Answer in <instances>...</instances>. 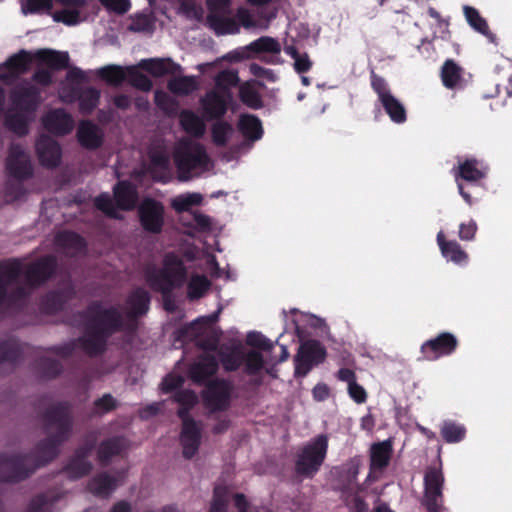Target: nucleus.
<instances>
[{
  "label": "nucleus",
  "mask_w": 512,
  "mask_h": 512,
  "mask_svg": "<svg viewBox=\"0 0 512 512\" xmlns=\"http://www.w3.org/2000/svg\"><path fill=\"white\" fill-rule=\"evenodd\" d=\"M239 99L245 106L251 109L257 110L263 107L260 93L248 83L240 86Z\"/></svg>",
  "instance_id": "52"
},
{
  "label": "nucleus",
  "mask_w": 512,
  "mask_h": 512,
  "mask_svg": "<svg viewBox=\"0 0 512 512\" xmlns=\"http://www.w3.org/2000/svg\"><path fill=\"white\" fill-rule=\"evenodd\" d=\"M240 79L238 73L233 70L220 71L215 77V86L227 98H231V88L236 87Z\"/></svg>",
  "instance_id": "47"
},
{
  "label": "nucleus",
  "mask_w": 512,
  "mask_h": 512,
  "mask_svg": "<svg viewBox=\"0 0 512 512\" xmlns=\"http://www.w3.org/2000/svg\"><path fill=\"white\" fill-rule=\"evenodd\" d=\"M34 369L41 378L54 379L61 374L63 366L59 360L43 356L35 360Z\"/></svg>",
  "instance_id": "38"
},
{
  "label": "nucleus",
  "mask_w": 512,
  "mask_h": 512,
  "mask_svg": "<svg viewBox=\"0 0 512 512\" xmlns=\"http://www.w3.org/2000/svg\"><path fill=\"white\" fill-rule=\"evenodd\" d=\"M75 297L72 286L61 290L49 291L41 300L40 308L46 314H55L64 309L65 305Z\"/></svg>",
  "instance_id": "21"
},
{
  "label": "nucleus",
  "mask_w": 512,
  "mask_h": 512,
  "mask_svg": "<svg viewBox=\"0 0 512 512\" xmlns=\"http://www.w3.org/2000/svg\"><path fill=\"white\" fill-rule=\"evenodd\" d=\"M392 456V438L372 443L369 449L370 470L382 472L389 466Z\"/></svg>",
  "instance_id": "20"
},
{
  "label": "nucleus",
  "mask_w": 512,
  "mask_h": 512,
  "mask_svg": "<svg viewBox=\"0 0 512 512\" xmlns=\"http://www.w3.org/2000/svg\"><path fill=\"white\" fill-rule=\"evenodd\" d=\"M437 242L440 247L442 255L446 259H448L456 264H460L467 260L468 255L462 249L460 244L454 240H451V241L445 240L444 234L442 232L438 233Z\"/></svg>",
  "instance_id": "35"
},
{
  "label": "nucleus",
  "mask_w": 512,
  "mask_h": 512,
  "mask_svg": "<svg viewBox=\"0 0 512 512\" xmlns=\"http://www.w3.org/2000/svg\"><path fill=\"white\" fill-rule=\"evenodd\" d=\"M78 315L85 320V334L77 339V343L90 357L104 354L110 337L125 329L120 310L115 306L104 307L101 301L91 302Z\"/></svg>",
  "instance_id": "3"
},
{
  "label": "nucleus",
  "mask_w": 512,
  "mask_h": 512,
  "mask_svg": "<svg viewBox=\"0 0 512 512\" xmlns=\"http://www.w3.org/2000/svg\"><path fill=\"white\" fill-rule=\"evenodd\" d=\"M247 50L255 53V54H261V53H270L275 56L274 58L266 59L263 58V60L267 63L271 64H277L278 56L281 53V45L278 40L275 38L269 37V36H262L254 41H252L248 46Z\"/></svg>",
  "instance_id": "31"
},
{
  "label": "nucleus",
  "mask_w": 512,
  "mask_h": 512,
  "mask_svg": "<svg viewBox=\"0 0 512 512\" xmlns=\"http://www.w3.org/2000/svg\"><path fill=\"white\" fill-rule=\"evenodd\" d=\"M202 438V428L195 419H187L180 432L182 454L186 459L193 458L199 450Z\"/></svg>",
  "instance_id": "13"
},
{
  "label": "nucleus",
  "mask_w": 512,
  "mask_h": 512,
  "mask_svg": "<svg viewBox=\"0 0 512 512\" xmlns=\"http://www.w3.org/2000/svg\"><path fill=\"white\" fill-rule=\"evenodd\" d=\"M232 131L233 128L230 123L226 121H217L211 127L212 141L216 146L223 147L227 144Z\"/></svg>",
  "instance_id": "54"
},
{
  "label": "nucleus",
  "mask_w": 512,
  "mask_h": 512,
  "mask_svg": "<svg viewBox=\"0 0 512 512\" xmlns=\"http://www.w3.org/2000/svg\"><path fill=\"white\" fill-rule=\"evenodd\" d=\"M55 243L72 255L79 254L86 249L85 239L78 233L69 230L57 233Z\"/></svg>",
  "instance_id": "32"
},
{
  "label": "nucleus",
  "mask_w": 512,
  "mask_h": 512,
  "mask_svg": "<svg viewBox=\"0 0 512 512\" xmlns=\"http://www.w3.org/2000/svg\"><path fill=\"white\" fill-rule=\"evenodd\" d=\"M455 181L459 179L467 182L482 183L488 173V167L476 158H466L459 161L458 165L452 169Z\"/></svg>",
  "instance_id": "15"
},
{
  "label": "nucleus",
  "mask_w": 512,
  "mask_h": 512,
  "mask_svg": "<svg viewBox=\"0 0 512 512\" xmlns=\"http://www.w3.org/2000/svg\"><path fill=\"white\" fill-rule=\"evenodd\" d=\"M10 100L16 109L33 113L40 104V90L32 84L24 82L11 90Z\"/></svg>",
  "instance_id": "10"
},
{
  "label": "nucleus",
  "mask_w": 512,
  "mask_h": 512,
  "mask_svg": "<svg viewBox=\"0 0 512 512\" xmlns=\"http://www.w3.org/2000/svg\"><path fill=\"white\" fill-rule=\"evenodd\" d=\"M113 195L118 209L131 211L135 208L138 200V192L130 181L122 180L117 182L113 188Z\"/></svg>",
  "instance_id": "25"
},
{
  "label": "nucleus",
  "mask_w": 512,
  "mask_h": 512,
  "mask_svg": "<svg viewBox=\"0 0 512 512\" xmlns=\"http://www.w3.org/2000/svg\"><path fill=\"white\" fill-rule=\"evenodd\" d=\"M92 467L91 462L74 455L64 467V472L71 479H79L88 475Z\"/></svg>",
  "instance_id": "48"
},
{
  "label": "nucleus",
  "mask_w": 512,
  "mask_h": 512,
  "mask_svg": "<svg viewBox=\"0 0 512 512\" xmlns=\"http://www.w3.org/2000/svg\"><path fill=\"white\" fill-rule=\"evenodd\" d=\"M79 111L83 115H90L98 106L100 91L95 87H86L77 92Z\"/></svg>",
  "instance_id": "37"
},
{
  "label": "nucleus",
  "mask_w": 512,
  "mask_h": 512,
  "mask_svg": "<svg viewBox=\"0 0 512 512\" xmlns=\"http://www.w3.org/2000/svg\"><path fill=\"white\" fill-rule=\"evenodd\" d=\"M457 337L450 332H441L437 336L424 341L420 347L418 361H436L452 355L458 348Z\"/></svg>",
  "instance_id": "8"
},
{
  "label": "nucleus",
  "mask_w": 512,
  "mask_h": 512,
  "mask_svg": "<svg viewBox=\"0 0 512 512\" xmlns=\"http://www.w3.org/2000/svg\"><path fill=\"white\" fill-rule=\"evenodd\" d=\"M455 182L459 194L469 206L478 201L480 192L483 189V183L467 182L461 179Z\"/></svg>",
  "instance_id": "50"
},
{
  "label": "nucleus",
  "mask_w": 512,
  "mask_h": 512,
  "mask_svg": "<svg viewBox=\"0 0 512 512\" xmlns=\"http://www.w3.org/2000/svg\"><path fill=\"white\" fill-rule=\"evenodd\" d=\"M22 356L21 344L13 339L0 341V365L9 364L14 366Z\"/></svg>",
  "instance_id": "42"
},
{
  "label": "nucleus",
  "mask_w": 512,
  "mask_h": 512,
  "mask_svg": "<svg viewBox=\"0 0 512 512\" xmlns=\"http://www.w3.org/2000/svg\"><path fill=\"white\" fill-rule=\"evenodd\" d=\"M6 170L8 174L17 179L25 180L32 176L33 169L30 160L19 144H12L6 159Z\"/></svg>",
  "instance_id": "11"
},
{
  "label": "nucleus",
  "mask_w": 512,
  "mask_h": 512,
  "mask_svg": "<svg viewBox=\"0 0 512 512\" xmlns=\"http://www.w3.org/2000/svg\"><path fill=\"white\" fill-rule=\"evenodd\" d=\"M238 130L243 137L250 141H258L263 136L261 120L253 114H242L238 121Z\"/></svg>",
  "instance_id": "34"
},
{
  "label": "nucleus",
  "mask_w": 512,
  "mask_h": 512,
  "mask_svg": "<svg viewBox=\"0 0 512 512\" xmlns=\"http://www.w3.org/2000/svg\"><path fill=\"white\" fill-rule=\"evenodd\" d=\"M210 159L205 147L188 138L178 141L174 150V162L180 173V180L190 179V173L197 168H206Z\"/></svg>",
  "instance_id": "5"
},
{
  "label": "nucleus",
  "mask_w": 512,
  "mask_h": 512,
  "mask_svg": "<svg viewBox=\"0 0 512 512\" xmlns=\"http://www.w3.org/2000/svg\"><path fill=\"white\" fill-rule=\"evenodd\" d=\"M32 55L26 50H20L18 53L10 56L5 62L6 69L13 76L26 73L31 65Z\"/></svg>",
  "instance_id": "41"
},
{
  "label": "nucleus",
  "mask_w": 512,
  "mask_h": 512,
  "mask_svg": "<svg viewBox=\"0 0 512 512\" xmlns=\"http://www.w3.org/2000/svg\"><path fill=\"white\" fill-rule=\"evenodd\" d=\"M34 57L40 63L46 64L54 71H61L69 67L70 59L68 52L52 49H39L35 52Z\"/></svg>",
  "instance_id": "30"
},
{
  "label": "nucleus",
  "mask_w": 512,
  "mask_h": 512,
  "mask_svg": "<svg viewBox=\"0 0 512 512\" xmlns=\"http://www.w3.org/2000/svg\"><path fill=\"white\" fill-rule=\"evenodd\" d=\"M370 78L371 87L373 91L377 94L379 101L382 100L384 97L392 95L391 90L383 77L377 75L374 71H372Z\"/></svg>",
  "instance_id": "62"
},
{
  "label": "nucleus",
  "mask_w": 512,
  "mask_h": 512,
  "mask_svg": "<svg viewBox=\"0 0 512 512\" xmlns=\"http://www.w3.org/2000/svg\"><path fill=\"white\" fill-rule=\"evenodd\" d=\"M179 123L181 128L190 136L195 138L203 137L206 131V125L202 118L195 112L184 109L179 114Z\"/></svg>",
  "instance_id": "33"
},
{
  "label": "nucleus",
  "mask_w": 512,
  "mask_h": 512,
  "mask_svg": "<svg viewBox=\"0 0 512 512\" xmlns=\"http://www.w3.org/2000/svg\"><path fill=\"white\" fill-rule=\"evenodd\" d=\"M225 371L234 372L243 364V351L237 347H227L218 352Z\"/></svg>",
  "instance_id": "44"
},
{
  "label": "nucleus",
  "mask_w": 512,
  "mask_h": 512,
  "mask_svg": "<svg viewBox=\"0 0 512 512\" xmlns=\"http://www.w3.org/2000/svg\"><path fill=\"white\" fill-rule=\"evenodd\" d=\"M217 90H210L200 99L204 116L207 120H220L228 110V100Z\"/></svg>",
  "instance_id": "18"
},
{
  "label": "nucleus",
  "mask_w": 512,
  "mask_h": 512,
  "mask_svg": "<svg viewBox=\"0 0 512 512\" xmlns=\"http://www.w3.org/2000/svg\"><path fill=\"white\" fill-rule=\"evenodd\" d=\"M57 260L48 254L24 265L20 258L0 260V308L16 312L23 308L30 293L24 286L18 285L11 290L9 286L16 283L21 275L28 286L36 288L48 281L55 273Z\"/></svg>",
  "instance_id": "2"
},
{
  "label": "nucleus",
  "mask_w": 512,
  "mask_h": 512,
  "mask_svg": "<svg viewBox=\"0 0 512 512\" xmlns=\"http://www.w3.org/2000/svg\"><path fill=\"white\" fill-rule=\"evenodd\" d=\"M39 162L46 168H56L61 161L62 150L59 143L49 136L41 135L36 142Z\"/></svg>",
  "instance_id": "16"
},
{
  "label": "nucleus",
  "mask_w": 512,
  "mask_h": 512,
  "mask_svg": "<svg viewBox=\"0 0 512 512\" xmlns=\"http://www.w3.org/2000/svg\"><path fill=\"white\" fill-rule=\"evenodd\" d=\"M94 408L97 414L108 413L117 408V401L111 394L107 393L94 401Z\"/></svg>",
  "instance_id": "64"
},
{
  "label": "nucleus",
  "mask_w": 512,
  "mask_h": 512,
  "mask_svg": "<svg viewBox=\"0 0 512 512\" xmlns=\"http://www.w3.org/2000/svg\"><path fill=\"white\" fill-rule=\"evenodd\" d=\"M167 88L175 95L187 96L198 89V83L195 76H179L170 79Z\"/></svg>",
  "instance_id": "43"
},
{
  "label": "nucleus",
  "mask_w": 512,
  "mask_h": 512,
  "mask_svg": "<svg viewBox=\"0 0 512 512\" xmlns=\"http://www.w3.org/2000/svg\"><path fill=\"white\" fill-rule=\"evenodd\" d=\"M379 102L392 122L402 124L407 120V112L404 105L393 94L384 97Z\"/></svg>",
  "instance_id": "39"
},
{
  "label": "nucleus",
  "mask_w": 512,
  "mask_h": 512,
  "mask_svg": "<svg viewBox=\"0 0 512 512\" xmlns=\"http://www.w3.org/2000/svg\"><path fill=\"white\" fill-rule=\"evenodd\" d=\"M218 367L216 357L211 354H205L191 365L189 377L198 385L207 384L210 377L217 372Z\"/></svg>",
  "instance_id": "22"
},
{
  "label": "nucleus",
  "mask_w": 512,
  "mask_h": 512,
  "mask_svg": "<svg viewBox=\"0 0 512 512\" xmlns=\"http://www.w3.org/2000/svg\"><path fill=\"white\" fill-rule=\"evenodd\" d=\"M202 200L203 197L199 193H187L175 197L171 202V206L176 212L182 213L190 210L193 206L200 205Z\"/></svg>",
  "instance_id": "53"
},
{
  "label": "nucleus",
  "mask_w": 512,
  "mask_h": 512,
  "mask_svg": "<svg viewBox=\"0 0 512 512\" xmlns=\"http://www.w3.org/2000/svg\"><path fill=\"white\" fill-rule=\"evenodd\" d=\"M94 206L111 219H122L108 193H101L94 199Z\"/></svg>",
  "instance_id": "55"
},
{
  "label": "nucleus",
  "mask_w": 512,
  "mask_h": 512,
  "mask_svg": "<svg viewBox=\"0 0 512 512\" xmlns=\"http://www.w3.org/2000/svg\"><path fill=\"white\" fill-rule=\"evenodd\" d=\"M232 386L224 379L209 380L202 392L203 400L212 412L225 411L231 402Z\"/></svg>",
  "instance_id": "9"
},
{
  "label": "nucleus",
  "mask_w": 512,
  "mask_h": 512,
  "mask_svg": "<svg viewBox=\"0 0 512 512\" xmlns=\"http://www.w3.org/2000/svg\"><path fill=\"white\" fill-rule=\"evenodd\" d=\"M77 139L83 148L96 150L102 146L104 136L98 125L90 120H83L78 126Z\"/></svg>",
  "instance_id": "23"
},
{
  "label": "nucleus",
  "mask_w": 512,
  "mask_h": 512,
  "mask_svg": "<svg viewBox=\"0 0 512 512\" xmlns=\"http://www.w3.org/2000/svg\"><path fill=\"white\" fill-rule=\"evenodd\" d=\"M463 10L469 25L475 31L487 37L490 42H495V35L489 30L487 21L480 15L479 11L471 6H464Z\"/></svg>",
  "instance_id": "40"
},
{
  "label": "nucleus",
  "mask_w": 512,
  "mask_h": 512,
  "mask_svg": "<svg viewBox=\"0 0 512 512\" xmlns=\"http://www.w3.org/2000/svg\"><path fill=\"white\" fill-rule=\"evenodd\" d=\"M55 2L60 4L63 8L53 13L50 12L54 21L61 22L68 26L79 23V8L85 5V0H55Z\"/></svg>",
  "instance_id": "26"
},
{
  "label": "nucleus",
  "mask_w": 512,
  "mask_h": 512,
  "mask_svg": "<svg viewBox=\"0 0 512 512\" xmlns=\"http://www.w3.org/2000/svg\"><path fill=\"white\" fill-rule=\"evenodd\" d=\"M207 22L217 35L236 34L239 32V23L230 17L209 14Z\"/></svg>",
  "instance_id": "36"
},
{
  "label": "nucleus",
  "mask_w": 512,
  "mask_h": 512,
  "mask_svg": "<svg viewBox=\"0 0 512 512\" xmlns=\"http://www.w3.org/2000/svg\"><path fill=\"white\" fill-rule=\"evenodd\" d=\"M320 465V435L316 436L312 445L303 448L298 455L295 471L298 475L310 477L317 472Z\"/></svg>",
  "instance_id": "14"
},
{
  "label": "nucleus",
  "mask_w": 512,
  "mask_h": 512,
  "mask_svg": "<svg viewBox=\"0 0 512 512\" xmlns=\"http://www.w3.org/2000/svg\"><path fill=\"white\" fill-rule=\"evenodd\" d=\"M357 474L358 470L355 469L349 483L342 490L345 497V505L350 512H368V504L359 495L362 488L357 483Z\"/></svg>",
  "instance_id": "27"
},
{
  "label": "nucleus",
  "mask_w": 512,
  "mask_h": 512,
  "mask_svg": "<svg viewBox=\"0 0 512 512\" xmlns=\"http://www.w3.org/2000/svg\"><path fill=\"white\" fill-rule=\"evenodd\" d=\"M424 493L421 504L427 512H444L443 488L445 477L441 464L428 466L424 474Z\"/></svg>",
  "instance_id": "6"
},
{
  "label": "nucleus",
  "mask_w": 512,
  "mask_h": 512,
  "mask_svg": "<svg viewBox=\"0 0 512 512\" xmlns=\"http://www.w3.org/2000/svg\"><path fill=\"white\" fill-rule=\"evenodd\" d=\"M462 69L452 59H447L441 68V79L446 88L453 89L461 80Z\"/></svg>",
  "instance_id": "45"
},
{
  "label": "nucleus",
  "mask_w": 512,
  "mask_h": 512,
  "mask_svg": "<svg viewBox=\"0 0 512 512\" xmlns=\"http://www.w3.org/2000/svg\"><path fill=\"white\" fill-rule=\"evenodd\" d=\"M243 364L244 372L249 376H256L261 373L265 366V360L263 355L256 351L250 350L243 352Z\"/></svg>",
  "instance_id": "49"
},
{
  "label": "nucleus",
  "mask_w": 512,
  "mask_h": 512,
  "mask_svg": "<svg viewBox=\"0 0 512 512\" xmlns=\"http://www.w3.org/2000/svg\"><path fill=\"white\" fill-rule=\"evenodd\" d=\"M211 286L210 280L205 275H193L187 284V294L190 300L204 296Z\"/></svg>",
  "instance_id": "51"
},
{
  "label": "nucleus",
  "mask_w": 512,
  "mask_h": 512,
  "mask_svg": "<svg viewBox=\"0 0 512 512\" xmlns=\"http://www.w3.org/2000/svg\"><path fill=\"white\" fill-rule=\"evenodd\" d=\"M150 302L151 297L148 291L142 287L135 288L126 299L128 316L132 319L144 316L149 311Z\"/></svg>",
  "instance_id": "28"
},
{
  "label": "nucleus",
  "mask_w": 512,
  "mask_h": 512,
  "mask_svg": "<svg viewBox=\"0 0 512 512\" xmlns=\"http://www.w3.org/2000/svg\"><path fill=\"white\" fill-rule=\"evenodd\" d=\"M246 343L251 347H255L263 351H271L274 347V344L270 339L256 331L248 333Z\"/></svg>",
  "instance_id": "61"
},
{
  "label": "nucleus",
  "mask_w": 512,
  "mask_h": 512,
  "mask_svg": "<svg viewBox=\"0 0 512 512\" xmlns=\"http://www.w3.org/2000/svg\"><path fill=\"white\" fill-rule=\"evenodd\" d=\"M154 102L158 108L169 115L175 113L178 107L177 101L162 90L155 91Z\"/></svg>",
  "instance_id": "58"
},
{
  "label": "nucleus",
  "mask_w": 512,
  "mask_h": 512,
  "mask_svg": "<svg viewBox=\"0 0 512 512\" xmlns=\"http://www.w3.org/2000/svg\"><path fill=\"white\" fill-rule=\"evenodd\" d=\"M125 447L126 441L122 436H114L103 440L97 450L99 464L103 467L108 466L112 457L120 455Z\"/></svg>",
  "instance_id": "29"
},
{
  "label": "nucleus",
  "mask_w": 512,
  "mask_h": 512,
  "mask_svg": "<svg viewBox=\"0 0 512 512\" xmlns=\"http://www.w3.org/2000/svg\"><path fill=\"white\" fill-rule=\"evenodd\" d=\"M128 30L131 32H151L153 30V23L147 15L138 14L132 19Z\"/></svg>",
  "instance_id": "63"
},
{
  "label": "nucleus",
  "mask_w": 512,
  "mask_h": 512,
  "mask_svg": "<svg viewBox=\"0 0 512 512\" xmlns=\"http://www.w3.org/2000/svg\"><path fill=\"white\" fill-rule=\"evenodd\" d=\"M42 123L48 132L56 136L67 135L74 128V120L72 116L62 108L48 112L42 118Z\"/></svg>",
  "instance_id": "17"
},
{
  "label": "nucleus",
  "mask_w": 512,
  "mask_h": 512,
  "mask_svg": "<svg viewBox=\"0 0 512 512\" xmlns=\"http://www.w3.org/2000/svg\"><path fill=\"white\" fill-rule=\"evenodd\" d=\"M139 67L153 77H163L166 75H176L182 72L180 64L174 62L171 58H150L143 59Z\"/></svg>",
  "instance_id": "24"
},
{
  "label": "nucleus",
  "mask_w": 512,
  "mask_h": 512,
  "mask_svg": "<svg viewBox=\"0 0 512 512\" xmlns=\"http://www.w3.org/2000/svg\"><path fill=\"white\" fill-rule=\"evenodd\" d=\"M320 359V341L308 340L303 342L294 358L295 376L303 377Z\"/></svg>",
  "instance_id": "12"
},
{
  "label": "nucleus",
  "mask_w": 512,
  "mask_h": 512,
  "mask_svg": "<svg viewBox=\"0 0 512 512\" xmlns=\"http://www.w3.org/2000/svg\"><path fill=\"white\" fill-rule=\"evenodd\" d=\"M130 83L133 87L148 92L153 87L152 80L142 72L137 71L134 68L129 70Z\"/></svg>",
  "instance_id": "60"
},
{
  "label": "nucleus",
  "mask_w": 512,
  "mask_h": 512,
  "mask_svg": "<svg viewBox=\"0 0 512 512\" xmlns=\"http://www.w3.org/2000/svg\"><path fill=\"white\" fill-rule=\"evenodd\" d=\"M6 127L19 136H25L28 133V123L26 118L19 113L8 115L5 119Z\"/></svg>",
  "instance_id": "59"
},
{
  "label": "nucleus",
  "mask_w": 512,
  "mask_h": 512,
  "mask_svg": "<svg viewBox=\"0 0 512 512\" xmlns=\"http://www.w3.org/2000/svg\"><path fill=\"white\" fill-rule=\"evenodd\" d=\"M144 277L154 292L172 294L186 283L188 271L184 261L174 252H169L165 254L162 266H148Z\"/></svg>",
  "instance_id": "4"
},
{
  "label": "nucleus",
  "mask_w": 512,
  "mask_h": 512,
  "mask_svg": "<svg viewBox=\"0 0 512 512\" xmlns=\"http://www.w3.org/2000/svg\"><path fill=\"white\" fill-rule=\"evenodd\" d=\"M55 0H23L21 9L24 14L50 13Z\"/></svg>",
  "instance_id": "57"
},
{
  "label": "nucleus",
  "mask_w": 512,
  "mask_h": 512,
  "mask_svg": "<svg viewBox=\"0 0 512 512\" xmlns=\"http://www.w3.org/2000/svg\"><path fill=\"white\" fill-rule=\"evenodd\" d=\"M440 433L445 442L458 443L465 438L466 428L453 420H445L441 425Z\"/></svg>",
  "instance_id": "46"
},
{
  "label": "nucleus",
  "mask_w": 512,
  "mask_h": 512,
  "mask_svg": "<svg viewBox=\"0 0 512 512\" xmlns=\"http://www.w3.org/2000/svg\"><path fill=\"white\" fill-rule=\"evenodd\" d=\"M101 79L110 85H120L125 80V72L121 66L109 65L98 71Z\"/></svg>",
  "instance_id": "56"
},
{
  "label": "nucleus",
  "mask_w": 512,
  "mask_h": 512,
  "mask_svg": "<svg viewBox=\"0 0 512 512\" xmlns=\"http://www.w3.org/2000/svg\"><path fill=\"white\" fill-rule=\"evenodd\" d=\"M47 437L40 440L34 451L8 456L0 454V482L17 483L28 478L36 469L54 460L63 443L72 436L74 427L73 405L58 401L48 406L40 415Z\"/></svg>",
  "instance_id": "1"
},
{
  "label": "nucleus",
  "mask_w": 512,
  "mask_h": 512,
  "mask_svg": "<svg viewBox=\"0 0 512 512\" xmlns=\"http://www.w3.org/2000/svg\"><path fill=\"white\" fill-rule=\"evenodd\" d=\"M137 216L141 228L148 234L158 235L165 226V207L162 202L151 198H144L137 208Z\"/></svg>",
  "instance_id": "7"
},
{
  "label": "nucleus",
  "mask_w": 512,
  "mask_h": 512,
  "mask_svg": "<svg viewBox=\"0 0 512 512\" xmlns=\"http://www.w3.org/2000/svg\"><path fill=\"white\" fill-rule=\"evenodd\" d=\"M125 478V471H120L116 476L107 472L95 475L87 485L88 490L95 496L107 498Z\"/></svg>",
  "instance_id": "19"
}]
</instances>
